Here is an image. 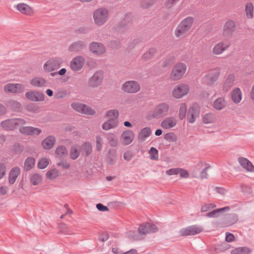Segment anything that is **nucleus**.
<instances>
[{
  "instance_id": "1",
  "label": "nucleus",
  "mask_w": 254,
  "mask_h": 254,
  "mask_svg": "<svg viewBox=\"0 0 254 254\" xmlns=\"http://www.w3.org/2000/svg\"><path fill=\"white\" fill-rule=\"evenodd\" d=\"M119 112L117 109L107 111L104 118L108 119L102 125V128L105 131L116 128L119 125Z\"/></svg>"
},
{
  "instance_id": "2",
  "label": "nucleus",
  "mask_w": 254,
  "mask_h": 254,
  "mask_svg": "<svg viewBox=\"0 0 254 254\" xmlns=\"http://www.w3.org/2000/svg\"><path fill=\"white\" fill-rule=\"evenodd\" d=\"M193 22L194 18L191 16H188L183 19L176 28V37L180 38L184 35L191 28Z\"/></svg>"
},
{
  "instance_id": "3",
  "label": "nucleus",
  "mask_w": 254,
  "mask_h": 254,
  "mask_svg": "<svg viewBox=\"0 0 254 254\" xmlns=\"http://www.w3.org/2000/svg\"><path fill=\"white\" fill-rule=\"evenodd\" d=\"M25 124L26 121L22 118H12L2 121L0 126L5 130H13Z\"/></svg>"
},
{
  "instance_id": "4",
  "label": "nucleus",
  "mask_w": 254,
  "mask_h": 254,
  "mask_svg": "<svg viewBox=\"0 0 254 254\" xmlns=\"http://www.w3.org/2000/svg\"><path fill=\"white\" fill-rule=\"evenodd\" d=\"M109 15V10L105 7H100L95 10L93 13L94 23L98 26L104 25L108 20Z\"/></svg>"
},
{
  "instance_id": "5",
  "label": "nucleus",
  "mask_w": 254,
  "mask_h": 254,
  "mask_svg": "<svg viewBox=\"0 0 254 254\" xmlns=\"http://www.w3.org/2000/svg\"><path fill=\"white\" fill-rule=\"evenodd\" d=\"M187 70V65L183 63H178L172 68L170 78L172 81L181 79L185 75Z\"/></svg>"
},
{
  "instance_id": "6",
  "label": "nucleus",
  "mask_w": 254,
  "mask_h": 254,
  "mask_svg": "<svg viewBox=\"0 0 254 254\" xmlns=\"http://www.w3.org/2000/svg\"><path fill=\"white\" fill-rule=\"evenodd\" d=\"M104 78V71L101 70H97L88 79L87 86L91 88H97L102 85Z\"/></svg>"
},
{
  "instance_id": "7",
  "label": "nucleus",
  "mask_w": 254,
  "mask_h": 254,
  "mask_svg": "<svg viewBox=\"0 0 254 254\" xmlns=\"http://www.w3.org/2000/svg\"><path fill=\"white\" fill-rule=\"evenodd\" d=\"M170 110V105L168 103H160L156 106L153 111L152 117L155 119L166 117L169 114Z\"/></svg>"
},
{
  "instance_id": "8",
  "label": "nucleus",
  "mask_w": 254,
  "mask_h": 254,
  "mask_svg": "<svg viewBox=\"0 0 254 254\" xmlns=\"http://www.w3.org/2000/svg\"><path fill=\"white\" fill-rule=\"evenodd\" d=\"M141 89L140 85L136 80H128L122 85V90L128 94H135L138 92Z\"/></svg>"
},
{
  "instance_id": "9",
  "label": "nucleus",
  "mask_w": 254,
  "mask_h": 254,
  "mask_svg": "<svg viewBox=\"0 0 254 254\" xmlns=\"http://www.w3.org/2000/svg\"><path fill=\"white\" fill-rule=\"evenodd\" d=\"M62 64L63 61L61 58H52L44 64L43 69L46 72H50L58 69Z\"/></svg>"
},
{
  "instance_id": "10",
  "label": "nucleus",
  "mask_w": 254,
  "mask_h": 254,
  "mask_svg": "<svg viewBox=\"0 0 254 254\" xmlns=\"http://www.w3.org/2000/svg\"><path fill=\"white\" fill-rule=\"evenodd\" d=\"M190 92V87L186 84H179L174 87L172 90V96L175 99H181Z\"/></svg>"
},
{
  "instance_id": "11",
  "label": "nucleus",
  "mask_w": 254,
  "mask_h": 254,
  "mask_svg": "<svg viewBox=\"0 0 254 254\" xmlns=\"http://www.w3.org/2000/svg\"><path fill=\"white\" fill-rule=\"evenodd\" d=\"M203 231V227L199 225H193L181 229L179 234L182 236H193L198 234Z\"/></svg>"
},
{
  "instance_id": "12",
  "label": "nucleus",
  "mask_w": 254,
  "mask_h": 254,
  "mask_svg": "<svg viewBox=\"0 0 254 254\" xmlns=\"http://www.w3.org/2000/svg\"><path fill=\"white\" fill-rule=\"evenodd\" d=\"M231 45V41L229 40L221 41L214 45L212 49V53L215 56L220 55L227 51Z\"/></svg>"
},
{
  "instance_id": "13",
  "label": "nucleus",
  "mask_w": 254,
  "mask_h": 254,
  "mask_svg": "<svg viewBox=\"0 0 254 254\" xmlns=\"http://www.w3.org/2000/svg\"><path fill=\"white\" fill-rule=\"evenodd\" d=\"M3 90L7 93L20 94L24 92L25 86L20 83H7L3 87Z\"/></svg>"
},
{
  "instance_id": "14",
  "label": "nucleus",
  "mask_w": 254,
  "mask_h": 254,
  "mask_svg": "<svg viewBox=\"0 0 254 254\" xmlns=\"http://www.w3.org/2000/svg\"><path fill=\"white\" fill-rule=\"evenodd\" d=\"M71 106L75 111L82 114L89 115H94L96 114L94 109L84 104L74 102L71 104Z\"/></svg>"
},
{
  "instance_id": "15",
  "label": "nucleus",
  "mask_w": 254,
  "mask_h": 254,
  "mask_svg": "<svg viewBox=\"0 0 254 254\" xmlns=\"http://www.w3.org/2000/svg\"><path fill=\"white\" fill-rule=\"evenodd\" d=\"M85 63V58L81 56H77L70 62L69 66L73 71L80 70L84 66Z\"/></svg>"
},
{
  "instance_id": "16",
  "label": "nucleus",
  "mask_w": 254,
  "mask_h": 254,
  "mask_svg": "<svg viewBox=\"0 0 254 254\" xmlns=\"http://www.w3.org/2000/svg\"><path fill=\"white\" fill-rule=\"evenodd\" d=\"M25 97L28 100L35 102H43L45 100V95L39 91H29L26 92Z\"/></svg>"
},
{
  "instance_id": "17",
  "label": "nucleus",
  "mask_w": 254,
  "mask_h": 254,
  "mask_svg": "<svg viewBox=\"0 0 254 254\" xmlns=\"http://www.w3.org/2000/svg\"><path fill=\"white\" fill-rule=\"evenodd\" d=\"M235 31V23L233 20H227L224 24L222 36L225 38H231Z\"/></svg>"
},
{
  "instance_id": "18",
  "label": "nucleus",
  "mask_w": 254,
  "mask_h": 254,
  "mask_svg": "<svg viewBox=\"0 0 254 254\" xmlns=\"http://www.w3.org/2000/svg\"><path fill=\"white\" fill-rule=\"evenodd\" d=\"M178 124V119L174 116L165 117L161 122L160 126L164 129H170L175 127Z\"/></svg>"
},
{
  "instance_id": "19",
  "label": "nucleus",
  "mask_w": 254,
  "mask_h": 254,
  "mask_svg": "<svg viewBox=\"0 0 254 254\" xmlns=\"http://www.w3.org/2000/svg\"><path fill=\"white\" fill-rule=\"evenodd\" d=\"M90 51L95 55L100 56L104 54L106 49L103 44L99 42H93L89 45Z\"/></svg>"
},
{
  "instance_id": "20",
  "label": "nucleus",
  "mask_w": 254,
  "mask_h": 254,
  "mask_svg": "<svg viewBox=\"0 0 254 254\" xmlns=\"http://www.w3.org/2000/svg\"><path fill=\"white\" fill-rule=\"evenodd\" d=\"M134 138V134L131 130L127 129L123 131L120 136V141L124 145H127L132 143Z\"/></svg>"
},
{
  "instance_id": "21",
  "label": "nucleus",
  "mask_w": 254,
  "mask_h": 254,
  "mask_svg": "<svg viewBox=\"0 0 254 254\" xmlns=\"http://www.w3.org/2000/svg\"><path fill=\"white\" fill-rule=\"evenodd\" d=\"M15 8L20 13L25 15L32 16L34 13L33 8L25 3H19L15 5Z\"/></svg>"
},
{
  "instance_id": "22",
  "label": "nucleus",
  "mask_w": 254,
  "mask_h": 254,
  "mask_svg": "<svg viewBox=\"0 0 254 254\" xmlns=\"http://www.w3.org/2000/svg\"><path fill=\"white\" fill-rule=\"evenodd\" d=\"M158 231V228L155 225L147 223L140 225L138 228V232L141 235H146L148 233H155Z\"/></svg>"
},
{
  "instance_id": "23",
  "label": "nucleus",
  "mask_w": 254,
  "mask_h": 254,
  "mask_svg": "<svg viewBox=\"0 0 254 254\" xmlns=\"http://www.w3.org/2000/svg\"><path fill=\"white\" fill-rule=\"evenodd\" d=\"M220 75V70L217 68L211 69L206 75V80L208 84H212L217 81Z\"/></svg>"
},
{
  "instance_id": "24",
  "label": "nucleus",
  "mask_w": 254,
  "mask_h": 254,
  "mask_svg": "<svg viewBox=\"0 0 254 254\" xmlns=\"http://www.w3.org/2000/svg\"><path fill=\"white\" fill-rule=\"evenodd\" d=\"M238 160L241 167L247 172L251 173L254 172V166L248 159L241 157L238 158Z\"/></svg>"
},
{
  "instance_id": "25",
  "label": "nucleus",
  "mask_w": 254,
  "mask_h": 254,
  "mask_svg": "<svg viewBox=\"0 0 254 254\" xmlns=\"http://www.w3.org/2000/svg\"><path fill=\"white\" fill-rule=\"evenodd\" d=\"M56 141V137L49 135L45 138L41 142L42 147L45 150H50L53 148Z\"/></svg>"
},
{
  "instance_id": "26",
  "label": "nucleus",
  "mask_w": 254,
  "mask_h": 254,
  "mask_svg": "<svg viewBox=\"0 0 254 254\" xmlns=\"http://www.w3.org/2000/svg\"><path fill=\"white\" fill-rule=\"evenodd\" d=\"M235 81V76L234 74H229L226 77L222 86L224 92L229 91L234 85Z\"/></svg>"
},
{
  "instance_id": "27",
  "label": "nucleus",
  "mask_w": 254,
  "mask_h": 254,
  "mask_svg": "<svg viewBox=\"0 0 254 254\" xmlns=\"http://www.w3.org/2000/svg\"><path fill=\"white\" fill-rule=\"evenodd\" d=\"M30 83L33 87L41 88L46 86L47 81L43 77L37 76L32 78Z\"/></svg>"
},
{
  "instance_id": "28",
  "label": "nucleus",
  "mask_w": 254,
  "mask_h": 254,
  "mask_svg": "<svg viewBox=\"0 0 254 254\" xmlns=\"http://www.w3.org/2000/svg\"><path fill=\"white\" fill-rule=\"evenodd\" d=\"M29 177L30 182L34 186L40 185L43 180L42 175L38 173H32L29 175Z\"/></svg>"
},
{
  "instance_id": "29",
  "label": "nucleus",
  "mask_w": 254,
  "mask_h": 254,
  "mask_svg": "<svg viewBox=\"0 0 254 254\" xmlns=\"http://www.w3.org/2000/svg\"><path fill=\"white\" fill-rule=\"evenodd\" d=\"M231 98L235 104H239L241 102L242 99V92L239 88H235L232 91Z\"/></svg>"
},
{
  "instance_id": "30",
  "label": "nucleus",
  "mask_w": 254,
  "mask_h": 254,
  "mask_svg": "<svg viewBox=\"0 0 254 254\" xmlns=\"http://www.w3.org/2000/svg\"><path fill=\"white\" fill-rule=\"evenodd\" d=\"M85 46V44L81 41L75 42L71 44L68 47V50L72 53H78Z\"/></svg>"
},
{
  "instance_id": "31",
  "label": "nucleus",
  "mask_w": 254,
  "mask_h": 254,
  "mask_svg": "<svg viewBox=\"0 0 254 254\" xmlns=\"http://www.w3.org/2000/svg\"><path fill=\"white\" fill-rule=\"evenodd\" d=\"M152 131L150 127H145L143 128L138 134L137 138L139 142H142L151 135Z\"/></svg>"
},
{
  "instance_id": "32",
  "label": "nucleus",
  "mask_w": 254,
  "mask_h": 254,
  "mask_svg": "<svg viewBox=\"0 0 254 254\" xmlns=\"http://www.w3.org/2000/svg\"><path fill=\"white\" fill-rule=\"evenodd\" d=\"M199 112L197 109H195L193 107L189 108L188 113V120L190 123H193L196 118L198 117Z\"/></svg>"
},
{
  "instance_id": "33",
  "label": "nucleus",
  "mask_w": 254,
  "mask_h": 254,
  "mask_svg": "<svg viewBox=\"0 0 254 254\" xmlns=\"http://www.w3.org/2000/svg\"><path fill=\"white\" fill-rule=\"evenodd\" d=\"M20 172L19 168L16 167L12 169L8 175V182L10 185L13 184Z\"/></svg>"
},
{
  "instance_id": "34",
  "label": "nucleus",
  "mask_w": 254,
  "mask_h": 254,
  "mask_svg": "<svg viewBox=\"0 0 254 254\" xmlns=\"http://www.w3.org/2000/svg\"><path fill=\"white\" fill-rule=\"evenodd\" d=\"M212 106L215 110L220 111L225 108L226 102L224 98L219 97L214 101Z\"/></svg>"
},
{
  "instance_id": "35",
  "label": "nucleus",
  "mask_w": 254,
  "mask_h": 254,
  "mask_svg": "<svg viewBox=\"0 0 254 254\" xmlns=\"http://www.w3.org/2000/svg\"><path fill=\"white\" fill-rule=\"evenodd\" d=\"M117 154L114 150H109L106 156V162L108 165H114L117 161Z\"/></svg>"
},
{
  "instance_id": "36",
  "label": "nucleus",
  "mask_w": 254,
  "mask_h": 254,
  "mask_svg": "<svg viewBox=\"0 0 254 254\" xmlns=\"http://www.w3.org/2000/svg\"><path fill=\"white\" fill-rule=\"evenodd\" d=\"M245 11L248 19H252L254 17V6L252 2H248L245 6Z\"/></svg>"
},
{
  "instance_id": "37",
  "label": "nucleus",
  "mask_w": 254,
  "mask_h": 254,
  "mask_svg": "<svg viewBox=\"0 0 254 254\" xmlns=\"http://www.w3.org/2000/svg\"><path fill=\"white\" fill-rule=\"evenodd\" d=\"M80 147L78 145L71 146L69 150V156L72 160L76 159L80 155Z\"/></svg>"
},
{
  "instance_id": "38",
  "label": "nucleus",
  "mask_w": 254,
  "mask_h": 254,
  "mask_svg": "<svg viewBox=\"0 0 254 254\" xmlns=\"http://www.w3.org/2000/svg\"><path fill=\"white\" fill-rule=\"evenodd\" d=\"M230 209L229 207H224L223 208H218L213 211L207 213L206 214V216L209 218H214L218 217L220 213L223 212L225 210H229Z\"/></svg>"
},
{
  "instance_id": "39",
  "label": "nucleus",
  "mask_w": 254,
  "mask_h": 254,
  "mask_svg": "<svg viewBox=\"0 0 254 254\" xmlns=\"http://www.w3.org/2000/svg\"><path fill=\"white\" fill-rule=\"evenodd\" d=\"M56 156L59 158L65 157L67 154L66 147L64 145L58 146L55 150Z\"/></svg>"
},
{
  "instance_id": "40",
  "label": "nucleus",
  "mask_w": 254,
  "mask_h": 254,
  "mask_svg": "<svg viewBox=\"0 0 254 254\" xmlns=\"http://www.w3.org/2000/svg\"><path fill=\"white\" fill-rule=\"evenodd\" d=\"M215 115L211 113L205 114L202 117V121L205 124H213L215 122Z\"/></svg>"
},
{
  "instance_id": "41",
  "label": "nucleus",
  "mask_w": 254,
  "mask_h": 254,
  "mask_svg": "<svg viewBox=\"0 0 254 254\" xmlns=\"http://www.w3.org/2000/svg\"><path fill=\"white\" fill-rule=\"evenodd\" d=\"M187 110V106L185 103L179 104L178 117L180 120H182L185 118Z\"/></svg>"
},
{
  "instance_id": "42",
  "label": "nucleus",
  "mask_w": 254,
  "mask_h": 254,
  "mask_svg": "<svg viewBox=\"0 0 254 254\" xmlns=\"http://www.w3.org/2000/svg\"><path fill=\"white\" fill-rule=\"evenodd\" d=\"M156 52L157 50L155 48H150L148 51L143 54L142 58L144 61H148L154 57Z\"/></svg>"
},
{
  "instance_id": "43",
  "label": "nucleus",
  "mask_w": 254,
  "mask_h": 254,
  "mask_svg": "<svg viewBox=\"0 0 254 254\" xmlns=\"http://www.w3.org/2000/svg\"><path fill=\"white\" fill-rule=\"evenodd\" d=\"M35 164V159L33 157H28L25 161L24 164V169L25 171H29Z\"/></svg>"
},
{
  "instance_id": "44",
  "label": "nucleus",
  "mask_w": 254,
  "mask_h": 254,
  "mask_svg": "<svg viewBox=\"0 0 254 254\" xmlns=\"http://www.w3.org/2000/svg\"><path fill=\"white\" fill-rule=\"evenodd\" d=\"M251 250L246 247H239L232 250L231 254H250Z\"/></svg>"
},
{
  "instance_id": "45",
  "label": "nucleus",
  "mask_w": 254,
  "mask_h": 254,
  "mask_svg": "<svg viewBox=\"0 0 254 254\" xmlns=\"http://www.w3.org/2000/svg\"><path fill=\"white\" fill-rule=\"evenodd\" d=\"M59 176V171L56 169L53 168L49 170L46 174V176L47 179L53 180L56 179Z\"/></svg>"
},
{
  "instance_id": "46",
  "label": "nucleus",
  "mask_w": 254,
  "mask_h": 254,
  "mask_svg": "<svg viewBox=\"0 0 254 254\" xmlns=\"http://www.w3.org/2000/svg\"><path fill=\"white\" fill-rule=\"evenodd\" d=\"M80 149L82 150L83 154L89 155L92 152L91 144L89 142H85L82 144Z\"/></svg>"
},
{
  "instance_id": "47",
  "label": "nucleus",
  "mask_w": 254,
  "mask_h": 254,
  "mask_svg": "<svg viewBox=\"0 0 254 254\" xmlns=\"http://www.w3.org/2000/svg\"><path fill=\"white\" fill-rule=\"evenodd\" d=\"M107 139L111 146L115 147L118 145V139L113 133H108Z\"/></svg>"
},
{
  "instance_id": "48",
  "label": "nucleus",
  "mask_w": 254,
  "mask_h": 254,
  "mask_svg": "<svg viewBox=\"0 0 254 254\" xmlns=\"http://www.w3.org/2000/svg\"><path fill=\"white\" fill-rule=\"evenodd\" d=\"M49 164V160L47 158H42L39 159L38 162V167L40 169L46 168Z\"/></svg>"
},
{
  "instance_id": "49",
  "label": "nucleus",
  "mask_w": 254,
  "mask_h": 254,
  "mask_svg": "<svg viewBox=\"0 0 254 254\" xmlns=\"http://www.w3.org/2000/svg\"><path fill=\"white\" fill-rule=\"evenodd\" d=\"M148 153L151 160H156L158 159V151L155 148L151 147Z\"/></svg>"
},
{
  "instance_id": "50",
  "label": "nucleus",
  "mask_w": 254,
  "mask_h": 254,
  "mask_svg": "<svg viewBox=\"0 0 254 254\" xmlns=\"http://www.w3.org/2000/svg\"><path fill=\"white\" fill-rule=\"evenodd\" d=\"M154 4L153 0H141V6L143 8H149Z\"/></svg>"
},
{
  "instance_id": "51",
  "label": "nucleus",
  "mask_w": 254,
  "mask_h": 254,
  "mask_svg": "<svg viewBox=\"0 0 254 254\" xmlns=\"http://www.w3.org/2000/svg\"><path fill=\"white\" fill-rule=\"evenodd\" d=\"M165 139L170 142H175L177 140V136L175 133L170 132L166 134Z\"/></svg>"
},
{
  "instance_id": "52",
  "label": "nucleus",
  "mask_w": 254,
  "mask_h": 254,
  "mask_svg": "<svg viewBox=\"0 0 254 254\" xmlns=\"http://www.w3.org/2000/svg\"><path fill=\"white\" fill-rule=\"evenodd\" d=\"M19 132L22 134L30 135V126L20 127L19 128Z\"/></svg>"
},
{
  "instance_id": "53",
  "label": "nucleus",
  "mask_w": 254,
  "mask_h": 254,
  "mask_svg": "<svg viewBox=\"0 0 254 254\" xmlns=\"http://www.w3.org/2000/svg\"><path fill=\"white\" fill-rule=\"evenodd\" d=\"M42 132V129L30 126V135H38Z\"/></svg>"
},
{
  "instance_id": "54",
  "label": "nucleus",
  "mask_w": 254,
  "mask_h": 254,
  "mask_svg": "<svg viewBox=\"0 0 254 254\" xmlns=\"http://www.w3.org/2000/svg\"><path fill=\"white\" fill-rule=\"evenodd\" d=\"M179 174L182 178L187 179L190 176L189 172L183 168H179Z\"/></svg>"
},
{
  "instance_id": "55",
  "label": "nucleus",
  "mask_w": 254,
  "mask_h": 254,
  "mask_svg": "<svg viewBox=\"0 0 254 254\" xmlns=\"http://www.w3.org/2000/svg\"><path fill=\"white\" fill-rule=\"evenodd\" d=\"M179 168L170 169L166 171V175L168 176L176 175L179 174Z\"/></svg>"
},
{
  "instance_id": "56",
  "label": "nucleus",
  "mask_w": 254,
  "mask_h": 254,
  "mask_svg": "<svg viewBox=\"0 0 254 254\" xmlns=\"http://www.w3.org/2000/svg\"><path fill=\"white\" fill-rule=\"evenodd\" d=\"M57 166L59 167H61L63 169H67L70 168V165L65 160H62L57 163Z\"/></svg>"
},
{
  "instance_id": "57",
  "label": "nucleus",
  "mask_w": 254,
  "mask_h": 254,
  "mask_svg": "<svg viewBox=\"0 0 254 254\" xmlns=\"http://www.w3.org/2000/svg\"><path fill=\"white\" fill-rule=\"evenodd\" d=\"M102 148V139L101 137L97 136L96 138V149L100 151Z\"/></svg>"
},
{
  "instance_id": "58",
  "label": "nucleus",
  "mask_w": 254,
  "mask_h": 254,
  "mask_svg": "<svg viewBox=\"0 0 254 254\" xmlns=\"http://www.w3.org/2000/svg\"><path fill=\"white\" fill-rule=\"evenodd\" d=\"M123 157L125 160L129 161L133 157V154L130 151H126L124 154Z\"/></svg>"
},
{
  "instance_id": "59",
  "label": "nucleus",
  "mask_w": 254,
  "mask_h": 254,
  "mask_svg": "<svg viewBox=\"0 0 254 254\" xmlns=\"http://www.w3.org/2000/svg\"><path fill=\"white\" fill-rule=\"evenodd\" d=\"M209 168V166L205 167V168L202 169L200 174V177L201 179H206L207 178L208 175L207 173V170Z\"/></svg>"
},
{
  "instance_id": "60",
  "label": "nucleus",
  "mask_w": 254,
  "mask_h": 254,
  "mask_svg": "<svg viewBox=\"0 0 254 254\" xmlns=\"http://www.w3.org/2000/svg\"><path fill=\"white\" fill-rule=\"evenodd\" d=\"M6 173V168L4 164H0V179L3 178Z\"/></svg>"
},
{
  "instance_id": "61",
  "label": "nucleus",
  "mask_w": 254,
  "mask_h": 254,
  "mask_svg": "<svg viewBox=\"0 0 254 254\" xmlns=\"http://www.w3.org/2000/svg\"><path fill=\"white\" fill-rule=\"evenodd\" d=\"M180 0H166L165 5L168 7H172L178 2Z\"/></svg>"
},
{
  "instance_id": "62",
  "label": "nucleus",
  "mask_w": 254,
  "mask_h": 254,
  "mask_svg": "<svg viewBox=\"0 0 254 254\" xmlns=\"http://www.w3.org/2000/svg\"><path fill=\"white\" fill-rule=\"evenodd\" d=\"M96 207L99 211H106L108 210V207L101 203H98L96 205Z\"/></svg>"
},
{
  "instance_id": "63",
  "label": "nucleus",
  "mask_w": 254,
  "mask_h": 254,
  "mask_svg": "<svg viewBox=\"0 0 254 254\" xmlns=\"http://www.w3.org/2000/svg\"><path fill=\"white\" fill-rule=\"evenodd\" d=\"M226 241L228 242H232L234 240V236L232 234L226 233L225 237Z\"/></svg>"
},
{
  "instance_id": "64",
  "label": "nucleus",
  "mask_w": 254,
  "mask_h": 254,
  "mask_svg": "<svg viewBox=\"0 0 254 254\" xmlns=\"http://www.w3.org/2000/svg\"><path fill=\"white\" fill-rule=\"evenodd\" d=\"M8 189L6 186H1L0 187V194L5 195L7 193Z\"/></svg>"
}]
</instances>
